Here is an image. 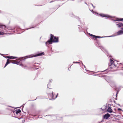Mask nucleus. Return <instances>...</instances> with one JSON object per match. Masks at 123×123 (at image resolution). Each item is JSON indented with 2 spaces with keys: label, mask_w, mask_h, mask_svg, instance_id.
Masks as SVG:
<instances>
[{
  "label": "nucleus",
  "mask_w": 123,
  "mask_h": 123,
  "mask_svg": "<svg viewBox=\"0 0 123 123\" xmlns=\"http://www.w3.org/2000/svg\"><path fill=\"white\" fill-rule=\"evenodd\" d=\"M51 37L50 40H49L46 42V45H47V44H51L52 42H58V37H55L53 35L50 34Z\"/></svg>",
  "instance_id": "obj_1"
},
{
  "label": "nucleus",
  "mask_w": 123,
  "mask_h": 123,
  "mask_svg": "<svg viewBox=\"0 0 123 123\" xmlns=\"http://www.w3.org/2000/svg\"><path fill=\"white\" fill-rule=\"evenodd\" d=\"M44 53V52H43L42 53H40L39 54H37L33 56H32V55H29L28 56H27L26 57H27V58H31V57H36V56H41V55H43Z\"/></svg>",
  "instance_id": "obj_2"
},
{
  "label": "nucleus",
  "mask_w": 123,
  "mask_h": 123,
  "mask_svg": "<svg viewBox=\"0 0 123 123\" xmlns=\"http://www.w3.org/2000/svg\"><path fill=\"white\" fill-rule=\"evenodd\" d=\"M0 28H2L5 31H7L8 29H9V28L8 27H6V26L2 25H0Z\"/></svg>",
  "instance_id": "obj_3"
},
{
  "label": "nucleus",
  "mask_w": 123,
  "mask_h": 123,
  "mask_svg": "<svg viewBox=\"0 0 123 123\" xmlns=\"http://www.w3.org/2000/svg\"><path fill=\"white\" fill-rule=\"evenodd\" d=\"M100 15L101 16L105 17H107L109 18H111L112 17L111 16L107 14H100Z\"/></svg>",
  "instance_id": "obj_4"
},
{
  "label": "nucleus",
  "mask_w": 123,
  "mask_h": 123,
  "mask_svg": "<svg viewBox=\"0 0 123 123\" xmlns=\"http://www.w3.org/2000/svg\"><path fill=\"white\" fill-rule=\"evenodd\" d=\"M110 117V115L108 113L105 114L103 116V118L106 119Z\"/></svg>",
  "instance_id": "obj_5"
},
{
  "label": "nucleus",
  "mask_w": 123,
  "mask_h": 123,
  "mask_svg": "<svg viewBox=\"0 0 123 123\" xmlns=\"http://www.w3.org/2000/svg\"><path fill=\"white\" fill-rule=\"evenodd\" d=\"M9 60L8 59H7V62L5 65V66L4 67V68H5L9 63H12L14 62H9Z\"/></svg>",
  "instance_id": "obj_6"
},
{
  "label": "nucleus",
  "mask_w": 123,
  "mask_h": 123,
  "mask_svg": "<svg viewBox=\"0 0 123 123\" xmlns=\"http://www.w3.org/2000/svg\"><path fill=\"white\" fill-rule=\"evenodd\" d=\"M107 111L109 113H111L113 111L111 109L110 107H109L107 110Z\"/></svg>",
  "instance_id": "obj_7"
},
{
  "label": "nucleus",
  "mask_w": 123,
  "mask_h": 123,
  "mask_svg": "<svg viewBox=\"0 0 123 123\" xmlns=\"http://www.w3.org/2000/svg\"><path fill=\"white\" fill-rule=\"evenodd\" d=\"M117 26L119 28L121 26H123V24L121 23H118V24H117Z\"/></svg>",
  "instance_id": "obj_8"
},
{
  "label": "nucleus",
  "mask_w": 123,
  "mask_h": 123,
  "mask_svg": "<svg viewBox=\"0 0 123 123\" xmlns=\"http://www.w3.org/2000/svg\"><path fill=\"white\" fill-rule=\"evenodd\" d=\"M91 36H93V37L95 38H103V37H100L99 36H97L93 35H91Z\"/></svg>",
  "instance_id": "obj_9"
},
{
  "label": "nucleus",
  "mask_w": 123,
  "mask_h": 123,
  "mask_svg": "<svg viewBox=\"0 0 123 123\" xmlns=\"http://www.w3.org/2000/svg\"><path fill=\"white\" fill-rule=\"evenodd\" d=\"M110 61L111 62V65L112 66H113V65H114V66H115L116 67L115 65L114 64V61L112 60H110Z\"/></svg>",
  "instance_id": "obj_10"
},
{
  "label": "nucleus",
  "mask_w": 123,
  "mask_h": 123,
  "mask_svg": "<svg viewBox=\"0 0 123 123\" xmlns=\"http://www.w3.org/2000/svg\"><path fill=\"white\" fill-rule=\"evenodd\" d=\"M7 58L10 59H14L17 58V57H13L12 56H9L7 57Z\"/></svg>",
  "instance_id": "obj_11"
},
{
  "label": "nucleus",
  "mask_w": 123,
  "mask_h": 123,
  "mask_svg": "<svg viewBox=\"0 0 123 123\" xmlns=\"http://www.w3.org/2000/svg\"><path fill=\"white\" fill-rule=\"evenodd\" d=\"M123 20V18H120V19L118 18L117 19L114 20V21H122Z\"/></svg>",
  "instance_id": "obj_12"
},
{
  "label": "nucleus",
  "mask_w": 123,
  "mask_h": 123,
  "mask_svg": "<svg viewBox=\"0 0 123 123\" xmlns=\"http://www.w3.org/2000/svg\"><path fill=\"white\" fill-rule=\"evenodd\" d=\"M13 63L16 64H18V65H21V64L19 63V62H14V63Z\"/></svg>",
  "instance_id": "obj_13"
},
{
  "label": "nucleus",
  "mask_w": 123,
  "mask_h": 123,
  "mask_svg": "<svg viewBox=\"0 0 123 123\" xmlns=\"http://www.w3.org/2000/svg\"><path fill=\"white\" fill-rule=\"evenodd\" d=\"M20 112H21V111L20 110H18L16 112V113L17 114H18L19 113H20Z\"/></svg>",
  "instance_id": "obj_14"
},
{
  "label": "nucleus",
  "mask_w": 123,
  "mask_h": 123,
  "mask_svg": "<svg viewBox=\"0 0 123 123\" xmlns=\"http://www.w3.org/2000/svg\"><path fill=\"white\" fill-rule=\"evenodd\" d=\"M4 34H5V33H4L0 31V35H3Z\"/></svg>",
  "instance_id": "obj_15"
},
{
  "label": "nucleus",
  "mask_w": 123,
  "mask_h": 123,
  "mask_svg": "<svg viewBox=\"0 0 123 123\" xmlns=\"http://www.w3.org/2000/svg\"><path fill=\"white\" fill-rule=\"evenodd\" d=\"M73 63H79V62H73Z\"/></svg>",
  "instance_id": "obj_16"
},
{
  "label": "nucleus",
  "mask_w": 123,
  "mask_h": 123,
  "mask_svg": "<svg viewBox=\"0 0 123 123\" xmlns=\"http://www.w3.org/2000/svg\"><path fill=\"white\" fill-rule=\"evenodd\" d=\"M121 109L120 108H118V111H120V110H121Z\"/></svg>",
  "instance_id": "obj_17"
},
{
  "label": "nucleus",
  "mask_w": 123,
  "mask_h": 123,
  "mask_svg": "<svg viewBox=\"0 0 123 123\" xmlns=\"http://www.w3.org/2000/svg\"><path fill=\"white\" fill-rule=\"evenodd\" d=\"M52 97H53V92H52Z\"/></svg>",
  "instance_id": "obj_18"
},
{
  "label": "nucleus",
  "mask_w": 123,
  "mask_h": 123,
  "mask_svg": "<svg viewBox=\"0 0 123 123\" xmlns=\"http://www.w3.org/2000/svg\"><path fill=\"white\" fill-rule=\"evenodd\" d=\"M58 94H57V95L56 96V97H55V98H56L57 97Z\"/></svg>",
  "instance_id": "obj_19"
},
{
  "label": "nucleus",
  "mask_w": 123,
  "mask_h": 123,
  "mask_svg": "<svg viewBox=\"0 0 123 123\" xmlns=\"http://www.w3.org/2000/svg\"><path fill=\"white\" fill-rule=\"evenodd\" d=\"M91 4L92 5V6H93V5L92 4Z\"/></svg>",
  "instance_id": "obj_20"
},
{
  "label": "nucleus",
  "mask_w": 123,
  "mask_h": 123,
  "mask_svg": "<svg viewBox=\"0 0 123 123\" xmlns=\"http://www.w3.org/2000/svg\"><path fill=\"white\" fill-rule=\"evenodd\" d=\"M91 4L92 5V6H93V5L92 4Z\"/></svg>",
  "instance_id": "obj_21"
},
{
  "label": "nucleus",
  "mask_w": 123,
  "mask_h": 123,
  "mask_svg": "<svg viewBox=\"0 0 123 123\" xmlns=\"http://www.w3.org/2000/svg\"><path fill=\"white\" fill-rule=\"evenodd\" d=\"M118 93V92L117 93V94H116V95L117 96V93Z\"/></svg>",
  "instance_id": "obj_22"
},
{
  "label": "nucleus",
  "mask_w": 123,
  "mask_h": 123,
  "mask_svg": "<svg viewBox=\"0 0 123 123\" xmlns=\"http://www.w3.org/2000/svg\"><path fill=\"white\" fill-rule=\"evenodd\" d=\"M8 56H6V57L7 58V57Z\"/></svg>",
  "instance_id": "obj_23"
},
{
  "label": "nucleus",
  "mask_w": 123,
  "mask_h": 123,
  "mask_svg": "<svg viewBox=\"0 0 123 123\" xmlns=\"http://www.w3.org/2000/svg\"><path fill=\"white\" fill-rule=\"evenodd\" d=\"M93 7L94 8L95 7L94 6H93Z\"/></svg>",
  "instance_id": "obj_24"
},
{
  "label": "nucleus",
  "mask_w": 123,
  "mask_h": 123,
  "mask_svg": "<svg viewBox=\"0 0 123 123\" xmlns=\"http://www.w3.org/2000/svg\"><path fill=\"white\" fill-rule=\"evenodd\" d=\"M52 98H53V99H54V98H53V97H52ZM54 99H55V98H54Z\"/></svg>",
  "instance_id": "obj_25"
},
{
  "label": "nucleus",
  "mask_w": 123,
  "mask_h": 123,
  "mask_svg": "<svg viewBox=\"0 0 123 123\" xmlns=\"http://www.w3.org/2000/svg\"><path fill=\"white\" fill-rule=\"evenodd\" d=\"M84 66V67L85 68V66Z\"/></svg>",
  "instance_id": "obj_26"
},
{
  "label": "nucleus",
  "mask_w": 123,
  "mask_h": 123,
  "mask_svg": "<svg viewBox=\"0 0 123 123\" xmlns=\"http://www.w3.org/2000/svg\"><path fill=\"white\" fill-rule=\"evenodd\" d=\"M92 11H93V10H92Z\"/></svg>",
  "instance_id": "obj_27"
}]
</instances>
